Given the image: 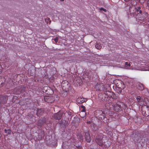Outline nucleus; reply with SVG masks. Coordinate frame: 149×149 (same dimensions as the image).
<instances>
[{
  "label": "nucleus",
  "instance_id": "25",
  "mask_svg": "<svg viewBox=\"0 0 149 149\" xmlns=\"http://www.w3.org/2000/svg\"><path fill=\"white\" fill-rule=\"evenodd\" d=\"M8 132H7L8 134H10L11 133V130L10 129H8L7 130Z\"/></svg>",
  "mask_w": 149,
  "mask_h": 149
},
{
  "label": "nucleus",
  "instance_id": "23",
  "mask_svg": "<svg viewBox=\"0 0 149 149\" xmlns=\"http://www.w3.org/2000/svg\"><path fill=\"white\" fill-rule=\"evenodd\" d=\"M131 3L132 5H135L136 4V2L135 0H131Z\"/></svg>",
  "mask_w": 149,
  "mask_h": 149
},
{
  "label": "nucleus",
  "instance_id": "33",
  "mask_svg": "<svg viewBox=\"0 0 149 149\" xmlns=\"http://www.w3.org/2000/svg\"><path fill=\"white\" fill-rule=\"evenodd\" d=\"M81 108H82L83 109H86L85 107L83 105L81 106Z\"/></svg>",
  "mask_w": 149,
  "mask_h": 149
},
{
  "label": "nucleus",
  "instance_id": "40",
  "mask_svg": "<svg viewBox=\"0 0 149 149\" xmlns=\"http://www.w3.org/2000/svg\"><path fill=\"white\" fill-rule=\"evenodd\" d=\"M126 2H128L130 1V0H124Z\"/></svg>",
  "mask_w": 149,
  "mask_h": 149
},
{
  "label": "nucleus",
  "instance_id": "18",
  "mask_svg": "<svg viewBox=\"0 0 149 149\" xmlns=\"http://www.w3.org/2000/svg\"><path fill=\"white\" fill-rule=\"evenodd\" d=\"M95 88L98 91H100L101 90V88L102 86L101 84H97L95 86Z\"/></svg>",
  "mask_w": 149,
  "mask_h": 149
},
{
  "label": "nucleus",
  "instance_id": "4",
  "mask_svg": "<svg viewBox=\"0 0 149 149\" xmlns=\"http://www.w3.org/2000/svg\"><path fill=\"white\" fill-rule=\"evenodd\" d=\"M95 114L101 120L104 119L106 116L105 114L104 111L100 109L96 110L95 111Z\"/></svg>",
  "mask_w": 149,
  "mask_h": 149
},
{
  "label": "nucleus",
  "instance_id": "28",
  "mask_svg": "<svg viewBox=\"0 0 149 149\" xmlns=\"http://www.w3.org/2000/svg\"><path fill=\"white\" fill-rule=\"evenodd\" d=\"M76 148L77 149H82V147L81 146H77Z\"/></svg>",
  "mask_w": 149,
  "mask_h": 149
},
{
  "label": "nucleus",
  "instance_id": "22",
  "mask_svg": "<svg viewBox=\"0 0 149 149\" xmlns=\"http://www.w3.org/2000/svg\"><path fill=\"white\" fill-rule=\"evenodd\" d=\"M114 114V112L113 111L109 110L108 112V114L110 116H112Z\"/></svg>",
  "mask_w": 149,
  "mask_h": 149
},
{
  "label": "nucleus",
  "instance_id": "12",
  "mask_svg": "<svg viewBox=\"0 0 149 149\" xmlns=\"http://www.w3.org/2000/svg\"><path fill=\"white\" fill-rule=\"evenodd\" d=\"M107 93L109 95V97H110V98L111 97L115 100H116L118 98V96L113 92L107 91Z\"/></svg>",
  "mask_w": 149,
  "mask_h": 149
},
{
  "label": "nucleus",
  "instance_id": "16",
  "mask_svg": "<svg viewBox=\"0 0 149 149\" xmlns=\"http://www.w3.org/2000/svg\"><path fill=\"white\" fill-rule=\"evenodd\" d=\"M136 87L137 89L140 91H143L144 88V85L141 83H138L137 84Z\"/></svg>",
  "mask_w": 149,
  "mask_h": 149
},
{
  "label": "nucleus",
  "instance_id": "11",
  "mask_svg": "<svg viewBox=\"0 0 149 149\" xmlns=\"http://www.w3.org/2000/svg\"><path fill=\"white\" fill-rule=\"evenodd\" d=\"M8 100V98L7 95L0 96V103L1 104L6 103Z\"/></svg>",
  "mask_w": 149,
  "mask_h": 149
},
{
  "label": "nucleus",
  "instance_id": "7",
  "mask_svg": "<svg viewBox=\"0 0 149 149\" xmlns=\"http://www.w3.org/2000/svg\"><path fill=\"white\" fill-rule=\"evenodd\" d=\"M43 91L46 94L51 95L53 93L52 90L51 88L48 86H45L43 88Z\"/></svg>",
  "mask_w": 149,
  "mask_h": 149
},
{
  "label": "nucleus",
  "instance_id": "1",
  "mask_svg": "<svg viewBox=\"0 0 149 149\" xmlns=\"http://www.w3.org/2000/svg\"><path fill=\"white\" fill-rule=\"evenodd\" d=\"M116 104H114L113 102L111 103H108L105 104V107L108 110H111L113 108V110L117 112H119L122 110V108L124 106L123 103L121 102L115 100Z\"/></svg>",
  "mask_w": 149,
  "mask_h": 149
},
{
  "label": "nucleus",
  "instance_id": "20",
  "mask_svg": "<svg viewBox=\"0 0 149 149\" xmlns=\"http://www.w3.org/2000/svg\"><path fill=\"white\" fill-rule=\"evenodd\" d=\"M95 47L96 48L99 49H101L102 47L100 44L97 43H96Z\"/></svg>",
  "mask_w": 149,
  "mask_h": 149
},
{
  "label": "nucleus",
  "instance_id": "3",
  "mask_svg": "<svg viewBox=\"0 0 149 149\" xmlns=\"http://www.w3.org/2000/svg\"><path fill=\"white\" fill-rule=\"evenodd\" d=\"M107 91H106L104 93H100L98 95L99 99L103 101L109 102L110 100V97H109V95L107 94Z\"/></svg>",
  "mask_w": 149,
  "mask_h": 149
},
{
  "label": "nucleus",
  "instance_id": "21",
  "mask_svg": "<svg viewBox=\"0 0 149 149\" xmlns=\"http://www.w3.org/2000/svg\"><path fill=\"white\" fill-rule=\"evenodd\" d=\"M66 83L67 84V85H68V82L67 81H63L61 84V86H62V89H64L65 88H64V86L63 85L64 84Z\"/></svg>",
  "mask_w": 149,
  "mask_h": 149
},
{
  "label": "nucleus",
  "instance_id": "35",
  "mask_svg": "<svg viewBox=\"0 0 149 149\" xmlns=\"http://www.w3.org/2000/svg\"><path fill=\"white\" fill-rule=\"evenodd\" d=\"M144 14L146 16V17H147L148 15V13H146V12H145L144 13Z\"/></svg>",
  "mask_w": 149,
  "mask_h": 149
},
{
  "label": "nucleus",
  "instance_id": "13",
  "mask_svg": "<svg viewBox=\"0 0 149 149\" xmlns=\"http://www.w3.org/2000/svg\"><path fill=\"white\" fill-rule=\"evenodd\" d=\"M87 100V99L84 98L79 97L77 98V102L78 104H80L86 102Z\"/></svg>",
  "mask_w": 149,
  "mask_h": 149
},
{
  "label": "nucleus",
  "instance_id": "36",
  "mask_svg": "<svg viewBox=\"0 0 149 149\" xmlns=\"http://www.w3.org/2000/svg\"><path fill=\"white\" fill-rule=\"evenodd\" d=\"M139 13H140V14H142V11H141V10H139Z\"/></svg>",
  "mask_w": 149,
  "mask_h": 149
},
{
  "label": "nucleus",
  "instance_id": "17",
  "mask_svg": "<svg viewBox=\"0 0 149 149\" xmlns=\"http://www.w3.org/2000/svg\"><path fill=\"white\" fill-rule=\"evenodd\" d=\"M44 110L42 109H38L37 112V115L39 117H40L44 113Z\"/></svg>",
  "mask_w": 149,
  "mask_h": 149
},
{
  "label": "nucleus",
  "instance_id": "19",
  "mask_svg": "<svg viewBox=\"0 0 149 149\" xmlns=\"http://www.w3.org/2000/svg\"><path fill=\"white\" fill-rule=\"evenodd\" d=\"M116 89L117 90V92L118 93H122V88L119 86V85L118 86H117L116 88Z\"/></svg>",
  "mask_w": 149,
  "mask_h": 149
},
{
  "label": "nucleus",
  "instance_id": "6",
  "mask_svg": "<svg viewBox=\"0 0 149 149\" xmlns=\"http://www.w3.org/2000/svg\"><path fill=\"white\" fill-rule=\"evenodd\" d=\"M103 136L102 135L96 136L95 141L97 145L100 146H102L103 145Z\"/></svg>",
  "mask_w": 149,
  "mask_h": 149
},
{
  "label": "nucleus",
  "instance_id": "42",
  "mask_svg": "<svg viewBox=\"0 0 149 149\" xmlns=\"http://www.w3.org/2000/svg\"><path fill=\"white\" fill-rule=\"evenodd\" d=\"M148 22H149V21H148Z\"/></svg>",
  "mask_w": 149,
  "mask_h": 149
},
{
  "label": "nucleus",
  "instance_id": "5",
  "mask_svg": "<svg viewBox=\"0 0 149 149\" xmlns=\"http://www.w3.org/2000/svg\"><path fill=\"white\" fill-rule=\"evenodd\" d=\"M25 89V88L22 86H18L14 89L13 92L14 94H19L24 92Z\"/></svg>",
  "mask_w": 149,
  "mask_h": 149
},
{
  "label": "nucleus",
  "instance_id": "31",
  "mask_svg": "<svg viewBox=\"0 0 149 149\" xmlns=\"http://www.w3.org/2000/svg\"><path fill=\"white\" fill-rule=\"evenodd\" d=\"M58 40V39L57 38L54 39V40L55 42L56 43L57 42Z\"/></svg>",
  "mask_w": 149,
  "mask_h": 149
},
{
  "label": "nucleus",
  "instance_id": "10",
  "mask_svg": "<svg viewBox=\"0 0 149 149\" xmlns=\"http://www.w3.org/2000/svg\"><path fill=\"white\" fill-rule=\"evenodd\" d=\"M63 114V112L59 111L58 112L54 113L53 117L56 120H59L62 118Z\"/></svg>",
  "mask_w": 149,
  "mask_h": 149
},
{
  "label": "nucleus",
  "instance_id": "26",
  "mask_svg": "<svg viewBox=\"0 0 149 149\" xmlns=\"http://www.w3.org/2000/svg\"><path fill=\"white\" fill-rule=\"evenodd\" d=\"M146 6L148 8H149V0L147 1L146 3Z\"/></svg>",
  "mask_w": 149,
  "mask_h": 149
},
{
  "label": "nucleus",
  "instance_id": "30",
  "mask_svg": "<svg viewBox=\"0 0 149 149\" xmlns=\"http://www.w3.org/2000/svg\"><path fill=\"white\" fill-rule=\"evenodd\" d=\"M146 0H139V2L141 3H143Z\"/></svg>",
  "mask_w": 149,
  "mask_h": 149
},
{
  "label": "nucleus",
  "instance_id": "38",
  "mask_svg": "<svg viewBox=\"0 0 149 149\" xmlns=\"http://www.w3.org/2000/svg\"><path fill=\"white\" fill-rule=\"evenodd\" d=\"M131 63L130 62L129 63H128V66H131Z\"/></svg>",
  "mask_w": 149,
  "mask_h": 149
},
{
  "label": "nucleus",
  "instance_id": "37",
  "mask_svg": "<svg viewBox=\"0 0 149 149\" xmlns=\"http://www.w3.org/2000/svg\"><path fill=\"white\" fill-rule=\"evenodd\" d=\"M128 63L127 62H126L125 63V65L127 66H128Z\"/></svg>",
  "mask_w": 149,
  "mask_h": 149
},
{
  "label": "nucleus",
  "instance_id": "9",
  "mask_svg": "<svg viewBox=\"0 0 149 149\" xmlns=\"http://www.w3.org/2000/svg\"><path fill=\"white\" fill-rule=\"evenodd\" d=\"M44 101L47 103H52L55 100L54 97L52 96H46L44 97Z\"/></svg>",
  "mask_w": 149,
  "mask_h": 149
},
{
  "label": "nucleus",
  "instance_id": "24",
  "mask_svg": "<svg viewBox=\"0 0 149 149\" xmlns=\"http://www.w3.org/2000/svg\"><path fill=\"white\" fill-rule=\"evenodd\" d=\"M100 10H103V11H104L105 12H107V10L105 9L104 8H100Z\"/></svg>",
  "mask_w": 149,
  "mask_h": 149
},
{
  "label": "nucleus",
  "instance_id": "39",
  "mask_svg": "<svg viewBox=\"0 0 149 149\" xmlns=\"http://www.w3.org/2000/svg\"><path fill=\"white\" fill-rule=\"evenodd\" d=\"M4 131L6 133H7L8 132L7 130H6V129H5Z\"/></svg>",
  "mask_w": 149,
  "mask_h": 149
},
{
  "label": "nucleus",
  "instance_id": "34",
  "mask_svg": "<svg viewBox=\"0 0 149 149\" xmlns=\"http://www.w3.org/2000/svg\"><path fill=\"white\" fill-rule=\"evenodd\" d=\"M86 109H83L81 110V112H85V111Z\"/></svg>",
  "mask_w": 149,
  "mask_h": 149
},
{
  "label": "nucleus",
  "instance_id": "15",
  "mask_svg": "<svg viewBox=\"0 0 149 149\" xmlns=\"http://www.w3.org/2000/svg\"><path fill=\"white\" fill-rule=\"evenodd\" d=\"M85 136L86 141L88 142H90L91 141V138L89 132H86Z\"/></svg>",
  "mask_w": 149,
  "mask_h": 149
},
{
  "label": "nucleus",
  "instance_id": "2",
  "mask_svg": "<svg viewBox=\"0 0 149 149\" xmlns=\"http://www.w3.org/2000/svg\"><path fill=\"white\" fill-rule=\"evenodd\" d=\"M145 103V104L141 107V110L142 115L147 117L149 116V101L147 100Z\"/></svg>",
  "mask_w": 149,
  "mask_h": 149
},
{
  "label": "nucleus",
  "instance_id": "14",
  "mask_svg": "<svg viewBox=\"0 0 149 149\" xmlns=\"http://www.w3.org/2000/svg\"><path fill=\"white\" fill-rule=\"evenodd\" d=\"M46 121V118L45 117L41 118L38 121V125L42 126L45 123Z\"/></svg>",
  "mask_w": 149,
  "mask_h": 149
},
{
  "label": "nucleus",
  "instance_id": "29",
  "mask_svg": "<svg viewBox=\"0 0 149 149\" xmlns=\"http://www.w3.org/2000/svg\"><path fill=\"white\" fill-rule=\"evenodd\" d=\"M2 71V68L1 65H0V74L1 73Z\"/></svg>",
  "mask_w": 149,
  "mask_h": 149
},
{
  "label": "nucleus",
  "instance_id": "32",
  "mask_svg": "<svg viewBox=\"0 0 149 149\" xmlns=\"http://www.w3.org/2000/svg\"><path fill=\"white\" fill-rule=\"evenodd\" d=\"M47 20L49 22V24H50V23L51 22V20H50V19L49 18H48L47 19L46 18L45 19V20L46 21Z\"/></svg>",
  "mask_w": 149,
  "mask_h": 149
},
{
  "label": "nucleus",
  "instance_id": "8",
  "mask_svg": "<svg viewBox=\"0 0 149 149\" xmlns=\"http://www.w3.org/2000/svg\"><path fill=\"white\" fill-rule=\"evenodd\" d=\"M136 99L138 104L142 107L145 104V102H146V100H143V98L139 96L136 97Z\"/></svg>",
  "mask_w": 149,
  "mask_h": 149
},
{
  "label": "nucleus",
  "instance_id": "41",
  "mask_svg": "<svg viewBox=\"0 0 149 149\" xmlns=\"http://www.w3.org/2000/svg\"><path fill=\"white\" fill-rule=\"evenodd\" d=\"M64 0H60V1H63Z\"/></svg>",
  "mask_w": 149,
  "mask_h": 149
},
{
  "label": "nucleus",
  "instance_id": "27",
  "mask_svg": "<svg viewBox=\"0 0 149 149\" xmlns=\"http://www.w3.org/2000/svg\"><path fill=\"white\" fill-rule=\"evenodd\" d=\"M136 10L138 12H139V10H141V7L140 6L138 7L137 8H136Z\"/></svg>",
  "mask_w": 149,
  "mask_h": 149
}]
</instances>
